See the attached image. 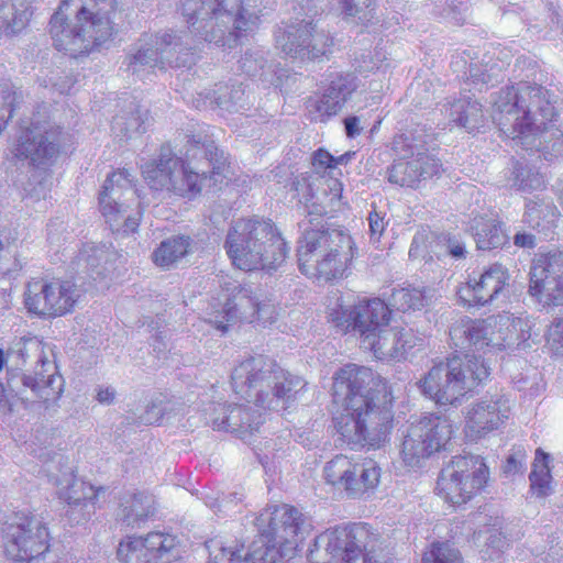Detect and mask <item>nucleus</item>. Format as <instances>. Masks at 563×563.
I'll use <instances>...</instances> for the list:
<instances>
[{
  "mask_svg": "<svg viewBox=\"0 0 563 563\" xmlns=\"http://www.w3.org/2000/svg\"><path fill=\"white\" fill-rule=\"evenodd\" d=\"M23 296L29 313L41 318H56L75 309L82 290L69 279H32L26 284Z\"/></svg>",
  "mask_w": 563,
  "mask_h": 563,
  "instance_id": "16",
  "label": "nucleus"
},
{
  "mask_svg": "<svg viewBox=\"0 0 563 563\" xmlns=\"http://www.w3.org/2000/svg\"><path fill=\"white\" fill-rule=\"evenodd\" d=\"M526 453L521 450H517L511 453L504 465V473L506 475L522 474L526 465Z\"/></svg>",
  "mask_w": 563,
  "mask_h": 563,
  "instance_id": "52",
  "label": "nucleus"
},
{
  "mask_svg": "<svg viewBox=\"0 0 563 563\" xmlns=\"http://www.w3.org/2000/svg\"><path fill=\"white\" fill-rule=\"evenodd\" d=\"M107 252L98 246H87L78 255L79 265L85 266L96 280L98 277H106L107 268L100 267L101 262L106 261Z\"/></svg>",
  "mask_w": 563,
  "mask_h": 563,
  "instance_id": "45",
  "label": "nucleus"
},
{
  "mask_svg": "<svg viewBox=\"0 0 563 563\" xmlns=\"http://www.w3.org/2000/svg\"><path fill=\"white\" fill-rule=\"evenodd\" d=\"M154 497L144 492L126 493L121 498L118 516L129 527H140L155 514Z\"/></svg>",
  "mask_w": 563,
  "mask_h": 563,
  "instance_id": "31",
  "label": "nucleus"
},
{
  "mask_svg": "<svg viewBox=\"0 0 563 563\" xmlns=\"http://www.w3.org/2000/svg\"><path fill=\"white\" fill-rule=\"evenodd\" d=\"M349 158V153L334 157L329 152L319 150L313 154L312 164L317 169L334 168L336 165L347 162Z\"/></svg>",
  "mask_w": 563,
  "mask_h": 563,
  "instance_id": "50",
  "label": "nucleus"
},
{
  "mask_svg": "<svg viewBox=\"0 0 563 563\" xmlns=\"http://www.w3.org/2000/svg\"><path fill=\"white\" fill-rule=\"evenodd\" d=\"M418 338L411 329H405L388 323L375 333L368 332L360 341L363 350L369 351L377 360H400L416 346Z\"/></svg>",
  "mask_w": 563,
  "mask_h": 563,
  "instance_id": "26",
  "label": "nucleus"
},
{
  "mask_svg": "<svg viewBox=\"0 0 563 563\" xmlns=\"http://www.w3.org/2000/svg\"><path fill=\"white\" fill-rule=\"evenodd\" d=\"M244 495L242 493H230L221 497L217 492H203L201 499L216 514L232 515L242 511V501Z\"/></svg>",
  "mask_w": 563,
  "mask_h": 563,
  "instance_id": "41",
  "label": "nucleus"
},
{
  "mask_svg": "<svg viewBox=\"0 0 563 563\" xmlns=\"http://www.w3.org/2000/svg\"><path fill=\"white\" fill-rule=\"evenodd\" d=\"M292 190L298 197V202L302 205V213H308V216H322L325 213V209L313 201L312 187L307 178L302 177L294 181Z\"/></svg>",
  "mask_w": 563,
  "mask_h": 563,
  "instance_id": "44",
  "label": "nucleus"
},
{
  "mask_svg": "<svg viewBox=\"0 0 563 563\" xmlns=\"http://www.w3.org/2000/svg\"><path fill=\"white\" fill-rule=\"evenodd\" d=\"M511 175L510 186L518 190L532 191L544 186V178L538 170L519 162L514 165Z\"/></svg>",
  "mask_w": 563,
  "mask_h": 563,
  "instance_id": "42",
  "label": "nucleus"
},
{
  "mask_svg": "<svg viewBox=\"0 0 563 563\" xmlns=\"http://www.w3.org/2000/svg\"><path fill=\"white\" fill-rule=\"evenodd\" d=\"M115 0H63L49 21L56 49L71 57L90 53L114 34Z\"/></svg>",
  "mask_w": 563,
  "mask_h": 563,
  "instance_id": "5",
  "label": "nucleus"
},
{
  "mask_svg": "<svg viewBox=\"0 0 563 563\" xmlns=\"http://www.w3.org/2000/svg\"><path fill=\"white\" fill-rule=\"evenodd\" d=\"M427 239L423 233H416L410 249H409V257L410 258H419L424 257L427 253Z\"/></svg>",
  "mask_w": 563,
  "mask_h": 563,
  "instance_id": "57",
  "label": "nucleus"
},
{
  "mask_svg": "<svg viewBox=\"0 0 563 563\" xmlns=\"http://www.w3.org/2000/svg\"><path fill=\"white\" fill-rule=\"evenodd\" d=\"M488 479L489 470L484 457L456 455L441 470L435 489L446 503L460 506L481 494Z\"/></svg>",
  "mask_w": 563,
  "mask_h": 563,
  "instance_id": "14",
  "label": "nucleus"
},
{
  "mask_svg": "<svg viewBox=\"0 0 563 563\" xmlns=\"http://www.w3.org/2000/svg\"><path fill=\"white\" fill-rule=\"evenodd\" d=\"M276 48L292 59L313 60L327 55L333 44L330 35L311 21L285 24L275 31Z\"/></svg>",
  "mask_w": 563,
  "mask_h": 563,
  "instance_id": "20",
  "label": "nucleus"
},
{
  "mask_svg": "<svg viewBox=\"0 0 563 563\" xmlns=\"http://www.w3.org/2000/svg\"><path fill=\"white\" fill-rule=\"evenodd\" d=\"M342 12L346 16H356L364 9L371 8L375 0H339Z\"/></svg>",
  "mask_w": 563,
  "mask_h": 563,
  "instance_id": "55",
  "label": "nucleus"
},
{
  "mask_svg": "<svg viewBox=\"0 0 563 563\" xmlns=\"http://www.w3.org/2000/svg\"><path fill=\"white\" fill-rule=\"evenodd\" d=\"M470 77L474 82H482L487 84L490 80V76L486 73H479V69L477 66L471 65L470 68Z\"/></svg>",
  "mask_w": 563,
  "mask_h": 563,
  "instance_id": "64",
  "label": "nucleus"
},
{
  "mask_svg": "<svg viewBox=\"0 0 563 563\" xmlns=\"http://www.w3.org/2000/svg\"><path fill=\"white\" fill-rule=\"evenodd\" d=\"M529 292L540 303L563 305V252L543 254L534 260Z\"/></svg>",
  "mask_w": 563,
  "mask_h": 563,
  "instance_id": "24",
  "label": "nucleus"
},
{
  "mask_svg": "<svg viewBox=\"0 0 563 563\" xmlns=\"http://www.w3.org/2000/svg\"><path fill=\"white\" fill-rule=\"evenodd\" d=\"M330 320L334 327L343 332L356 331V305L353 307L339 305L338 308L332 309L330 312Z\"/></svg>",
  "mask_w": 563,
  "mask_h": 563,
  "instance_id": "49",
  "label": "nucleus"
},
{
  "mask_svg": "<svg viewBox=\"0 0 563 563\" xmlns=\"http://www.w3.org/2000/svg\"><path fill=\"white\" fill-rule=\"evenodd\" d=\"M411 155L409 159H399L388 170V180L399 186L413 187L421 179L431 178L440 174L439 159L427 154L422 147H417L415 153L412 145H407ZM406 158V156L404 157Z\"/></svg>",
  "mask_w": 563,
  "mask_h": 563,
  "instance_id": "28",
  "label": "nucleus"
},
{
  "mask_svg": "<svg viewBox=\"0 0 563 563\" xmlns=\"http://www.w3.org/2000/svg\"><path fill=\"white\" fill-rule=\"evenodd\" d=\"M16 100L18 96L13 86L8 81L0 82V131L12 118Z\"/></svg>",
  "mask_w": 563,
  "mask_h": 563,
  "instance_id": "46",
  "label": "nucleus"
},
{
  "mask_svg": "<svg viewBox=\"0 0 563 563\" xmlns=\"http://www.w3.org/2000/svg\"><path fill=\"white\" fill-rule=\"evenodd\" d=\"M324 478L352 498H367L379 484L380 468L373 460L355 462L340 454L325 464Z\"/></svg>",
  "mask_w": 563,
  "mask_h": 563,
  "instance_id": "19",
  "label": "nucleus"
},
{
  "mask_svg": "<svg viewBox=\"0 0 563 563\" xmlns=\"http://www.w3.org/2000/svg\"><path fill=\"white\" fill-rule=\"evenodd\" d=\"M115 389L110 386H99L97 388L96 399L101 405H111L115 399Z\"/></svg>",
  "mask_w": 563,
  "mask_h": 563,
  "instance_id": "58",
  "label": "nucleus"
},
{
  "mask_svg": "<svg viewBox=\"0 0 563 563\" xmlns=\"http://www.w3.org/2000/svg\"><path fill=\"white\" fill-rule=\"evenodd\" d=\"M223 249L232 265L244 272L276 271L289 251L276 225L271 220L258 218L233 221Z\"/></svg>",
  "mask_w": 563,
  "mask_h": 563,
  "instance_id": "6",
  "label": "nucleus"
},
{
  "mask_svg": "<svg viewBox=\"0 0 563 563\" xmlns=\"http://www.w3.org/2000/svg\"><path fill=\"white\" fill-rule=\"evenodd\" d=\"M369 235L373 242H378L384 233L387 222L376 210L369 212L368 217Z\"/></svg>",
  "mask_w": 563,
  "mask_h": 563,
  "instance_id": "53",
  "label": "nucleus"
},
{
  "mask_svg": "<svg viewBox=\"0 0 563 563\" xmlns=\"http://www.w3.org/2000/svg\"><path fill=\"white\" fill-rule=\"evenodd\" d=\"M390 387L369 367L353 363L333 376V401L340 408L333 417L336 432L349 445L379 448L393 428Z\"/></svg>",
  "mask_w": 563,
  "mask_h": 563,
  "instance_id": "2",
  "label": "nucleus"
},
{
  "mask_svg": "<svg viewBox=\"0 0 563 563\" xmlns=\"http://www.w3.org/2000/svg\"><path fill=\"white\" fill-rule=\"evenodd\" d=\"M464 432L468 440L477 441L498 430L510 415L509 399L504 395L484 397L465 409Z\"/></svg>",
  "mask_w": 563,
  "mask_h": 563,
  "instance_id": "25",
  "label": "nucleus"
},
{
  "mask_svg": "<svg viewBox=\"0 0 563 563\" xmlns=\"http://www.w3.org/2000/svg\"><path fill=\"white\" fill-rule=\"evenodd\" d=\"M24 362L34 360V375L15 373L8 378V390L0 383V416L12 412L11 394L22 401L47 404L58 399L63 393L64 379L57 374V366L49 358L51 349L40 339L30 338L20 347Z\"/></svg>",
  "mask_w": 563,
  "mask_h": 563,
  "instance_id": "9",
  "label": "nucleus"
},
{
  "mask_svg": "<svg viewBox=\"0 0 563 563\" xmlns=\"http://www.w3.org/2000/svg\"><path fill=\"white\" fill-rule=\"evenodd\" d=\"M59 128L51 121L34 118L19 136L13 154L34 166L49 164L59 152Z\"/></svg>",
  "mask_w": 563,
  "mask_h": 563,
  "instance_id": "22",
  "label": "nucleus"
},
{
  "mask_svg": "<svg viewBox=\"0 0 563 563\" xmlns=\"http://www.w3.org/2000/svg\"><path fill=\"white\" fill-rule=\"evenodd\" d=\"M32 16L26 0H0V40L20 34Z\"/></svg>",
  "mask_w": 563,
  "mask_h": 563,
  "instance_id": "33",
  "label": "nucleus"
},
{
  "mask_svg": "<svg viewBox=\"0 0 563 563\" xmlns=\"http://www.w3.org/2000/svg\"><path fill=\"white\" fill-rule=\"evenodd\" d=\"M231 385L234 394L247 405L227 406L222 417L213 419V426L244 437L263 423L262 410H285L305 382L284 371L272 358L257 354L242 360L233 368Z\"/></svg>",
  "mask_w": 563,
  "mask_h": 563,
  "instance_id": "3",
  "label": "nucleus"
},
{
  "mask_svg": "<svg viewBox=\"0 0 563 563\" xmlns=\"http://www.w3.org/2000/svg\"><path fill=\"white\" fill-rule=\"evenodd\" d=\"M192 244V239L189 235L169 236L154 250L153 262L162 268H172L190 253Z\"/></svg>",
  "mask_w": 563,
  "mask_h": 563,
  "instance_id": "37",
  "label": "nucleus"
},
{
  "mask_svg": "<svg viewBox=\"0 0 563 563\" xmlns=\"http://www.w3.org/2000/svg\"><path fill=\"white\" fill-rule=\"evenodd\" d=\"M265 52L258 48L247 49L240 59V68L247 76L260 75L266 65Z\"/></svg>",
  "mask_w": 563,
  "mask_h": 563,
  "instance_id": "48",
  "label": "nucleus"
},
{
  "mask_svg": "<svg viewBox=\"0 0 563 563\" xmlns=\"http://www.w3.org/2000/svg\"><path fill=\"white\" fill-rule=\"evenodd\" d=\"M205 155L211 170L191 167L170 151L162 150L158 159L142 167V174L151 189L192 199L201 192L208 179L212 180L213 185L219 183L227 168L223 152L217 146L208 145Z\"/></svg>",
  "mask_w": 563,
  "mask_h": 563,
  "instance_id": "7",
  "label": "nucleus"
},
{
  "mask_svg": "<svg viewBox=\"0 0 563 563\" xmlns=\"http://www.w3.org/2000/svg\"><path fill=\"white\" fill-rule=\"evenodd\" d=\"M514 243L519 247L532 249L536 245V238L530 233H517L514 238Z\"/></svg>",
  "mask_w": 563,
  "mask_h": 563,
  "instance_id": "61",
  "label": "nucleus"
},
{
  "mask_svg": "<svg viewBox=\"0 0 563 563\" xmlns=\"http://www.w3.org/2000/svg\"><path fill=\"white\" fill-rule=\"evenodd\" d=\"M421 563H462L460 552L448 543H434Z\"/></svg>",
  "mask_w": 563,
  "mask_h": 563,
  "instance_id": "47",
  "label": "nucleus"
},
{
  "mask_svg": "<svg viewBox=\"0 0 563 563\" xmlns=\"http://www.w3.org/2000/svg\"><path fill=\"white\" fill-rule=\"evenodd\" d=\"M550 456L540 449L536 452L533 468L529 475L530 490L538 498H544L552 493V476L549 467Z\"/></svg>",
  "mask_w": 563,
  "mask_h": 563,
  "instance_id": "39",
  "label": "nucleus"
},
{
  "mask_svg": "<svg viewBox=\"0 0 563 563\" xmlns=\"http://www.w3.org/2000/svg\"><path fill=\"white\" fill-rule=\"evenodd\" d=\"M489 374L490 367L482 356L465 353L434 364L417 385L437 405L456 407Z\"/></svg>",
  "mask_w": 563,
  "mask_h": 563,
  "instance_id": "10",
  "label": "nucleus"
},
{
  "mask_svg": "<svg viewBox=\"0 0 563 563\" xmlns=\"http://www.w3.org/2000/svg\"><path fill=\"white\" fill-rule=\"evenodd\" d=\"M345 133L349 137L354 139L361 134L363 128L361 120L356 115L347 117L344 119Z\"/></svg>",
  "mask_w": 563,
  "mask_h": 563,
  "instance_id": "59",
  "label": "nucleus"
},
{
  "mask_svg": "<svg viewBox=\"0 0 563 563\" xmlns=\"http://www.w3.org/2000/svg\"><path fill=\"white\" fill-rule=\"evenodd\" d=\"M66 230L63 220L55 219L47 224V240L51 244H59Z\"/></svg>",
  "mask_w": 563,
  "mask_h": 563,
  "instance_id": "56",
  "label": "nucleus"
},
{
  "mask_svg": "<svg viewBox=\"0 0 563 563\" xmlns=\"http://www.w3.org/2000/svg\"><path fill=\"white\" fill-rule=\"evenodd\" d=\"M441 5L443 7L441 14L444 19L450 20L451 22L455 24H463L466 20L465 12L467 10L466 5L455 1H449L445 0L441 2Z\"/></svg>",
  "mask_w": 563,
  "mask_h": 563,
  "instance_id": "51",
  "label": "nucleus"
},
{
  "mask_svg": "<svg viewBox=\"0 0 563 563\" xmlns=\"http://www.w3.org/2000/svg\"><path fill=\"white\" fill-rule=\"evenodd\" d=\"M1 530L4 553L12 561L31 562L49 550L48 530L34 517L15 516Z\"/></svg>",
  "mask_w": 563,
  "mask_h": 563,
  "instance_id": "17",
  "label": "nucleus"
},
{
  "mask_svg": "<svg viewBox=\"0 0 563 563\" xmlns=\"http://www.w3.org/2000/svg\"><path fill=\"white\" fill-rule=\"evenodd\" d=\"M180 10L188 30L168 29L141 40L128 57V70L188 66L194 62V37L232 48L261 24V0H183Z\"/></svg>",
  "mask_w": 563,
  "mask_h": 563,
  "instance_id": "1",
  "label": "nucleus"
},
{
  "mask_svg": "<svg viewBox=\"0 0 563 563\" xmlns=\"http://www.w3.org/2000/svg\"><path fill=\"white\" fill-rule=\"evenodd\" d=\"M256 526L261 536L244 555L236 540L216 536L206 541L208 563H288L312 530L311 520L286 504L265 508Z\"/></svg>",
  "mask_w": 563,
  "mask_h": 563,
  "instance_id": "4",
  "label": "nucleus"
},
{
  "mask_svg": "<svg viewBox=\"0 0 563 563\" xmlns=\"http://www.w3.org/2000/svg\"><path fill=\"white\" fill-rule=\"evenodd\" d=\"M233 296L228 298L221 311L210 313L209 321L222 333L227 332L230 322L239 318L249 319L264 327L274 323L278 317V309L271 300L260 301L253 296L250 288L240 285L233 286Z\"/></svg>",
  "mask_w": 563,
  "mask_h": 563,
  "instance_id": "21",
  "label": "nucleus"
},
{
  "mask_svg": "<svg viewBox=\"0 0 563 563\" xmlns=\"http://www.w3.org/2000/svg\"><path fill=\"white\" fill-rule=\"evenodd\" d=\"M470 229L479 250L497 249L508 240L500 222L493 214L474 217L470 222Z\"/></svg>",
  "mask_w": 563,
  "mask_h": 563,
  "instance_id": "36",
  "label": "nucleus"
},
{
  "mask_svg": "<svg viewBox=\"0 0 563 563\" xmlns=\"http://www.w3.org/2000/svg\"><path fill=\"white\" fill-rule=\"evenodd\" d=\"M74 84H75L74 78L71 76H66L65 79L54 82V87L60 93H69Z\"/></svg>",
  "mask_w": 563,
  "mask_h": 563,
  "instance_id": "63",
  "label": "nucleus"
},
{
  "mask_svg": "<svg viewBox=\"0 0 563 563\" xmlns=\"http://www.w3.org/2000/svg\"><path fill=\"white\" fill-rule=\"evenodd\" d=\"M199 107L220 109L228 112H236V102L230 100L229 86L220 85L217 90L208 91L206 93L200 92L199 99L197 100Z\"/></svg>",
  "mask_w": 563,
  "mask_h": 563,
  "instance_id": "43",
  "label": "nucleus"
},
{
  "mask_svg": "<svg viewBox=\"0 0 563 563\" xmlns=\"http://www.w3.org/2000/svg\"><path fill=\"white\" fill-rule=\"evenodd\" d=\"M378 537L364 523L328 529L314 538L310 563H383Z\"/></svg>",
  "mask_w": 563,
  "mask_h": 563,
  "instance_id": "12",
  "label": "nucleus"
},
{
  "mask_svg": "<svg viewBox=\"0 0 563 563\" xmlns=\"http://www.w3.org/2000/svg\"><path fill=\"white\" fill-rule=\"evenodd\" d=\"M175 536L153 531L145 537H126L118 547L121 563H169L176 555Z\"/></svg>",
  "mask_w": 563,
  "mask_h": 563,
  "instance_id": "23",
  "label": "nucleus"
},
{
  "mask_svg": "<svg viewBox=\"0 0 563 563\" xmlns=\"http://www.w3.org/2000/svg\"><path fill=\"white\" fill-rule=\"evenodd\" d=\"M150 123L147 109L142 108L135 101L121 110L112 121L111 130L117 137L131 139L134 134L144 132Z\"/></svg>",
  "mask_w": 563,
  "mask_h": 563,
  "instance_id": "35",
  "label": "nucleus"
},
{
  "mask_svg": "<svg viewBox=\"0 0 563 563\" xmlns=\"http://www.w3.org/2000/svg\"><path fill=\"white\" fill-rule=\"evenodd\" d=\"M443 108L451 122L468 132L479 129L484 123L482 104L470 96H463L451 103L444 104Z\"/></svg>",
  "mask_w": 563,
  "mask_h": 563,
  "instance_id": "34",
  "label": "nucleus"
},
{
  "mask_svg": "<svg viewBox=\"0 0 563 563\" xmlns=\"http://www.w3.org/2000/svg\"><path fill=\"white\" fill-rule=\"evenodd\" d=\"M521 319L503 313L484 320L464 318L455 322L450 330L452 343L462 350L501 351L530 338Z\"/></svg>",
  "mask_w": 563,
  "mask_h": 563,
  "instance_id": "13",
  "label": "nucleus"
},
{
  "mask_svg": "<svg viewBox=\"0 0 563 563\" xmlns=\"http://www.w3.org/2000/svg\"><path fill=\"white\" fill-rule=\"evenodd\" d=\"M161 419H162V410H161V408H158L155 405H153L151 408L146 409V412H145V416H144V420L147 423H156V422H159Z\"/></svg>",
  "mask_w": 563,
  "mask_h": 563,
  "instance_id": "62",
  "label": "nucleus"
},
{
  "mask_svg": "<svg viewBox=\"0 0 563 563\" xmlns=\"http://www.w3.org/2000/svg\"><path fill=\"white\" fill-rule=\"evenodd\" d=\"M448 252L452 257L463 258L465 256V245L456 239H448Z\"/></svg>",
  "mask_w": 563,
  "mask_h": 563,
  "instance_id": "60",
  "label": "nucleus"
},
{
  "mask_svg": "<svg viewBox=\"0 0 563 563\" xmlns=\"http://www.w3.org/2000/svg\"><path fill=\"white\" fill-rule=\"evenodd\" d=\"M297 255L302 274L319 280L343 278L354 257L352 238L339 230H307Z\"/></svg>",
  "mask_w": 563,
  "mask_h": 563,
  "instance_id": "11",
  "label": "nucleus"
},
{
  "mask_svg": "<svg viewBox=\"0 0 563 563\" xmlns=\"http://www.w3.org/2000/svg\"><path fill=\"white\" fill-rule=\"evenodd\" d=\"M493 119L501 126L511 125L514 137L523 140L548 130L555 117L548 91L529 82L501 89L493 100Z\"/></svg>",
  "mask_w": 563,
  "mask_h": 563,
  "instance_id": "8",
  "label": "nucleus"
},
{
  "mask_svg": "<svg viewBox=\"0 0 563 563\" xmlns=\"http://www.w3.org/2000/svg\"><path fill=\"white\" fill-rule=\"evenodd\" d=\"M452 434V423L440 416H424L411 423L400 445V459L404 465L410 470L421 468L434 453L445 449Z\"/></svg>",
  "mask_w": 563,
  "mask_h": 563,
  "instance_id": "15",
  "label": "nucleus"
},
{
  "mask_svg": "<svg viewBox=\"0 0 563 563\" xmlns=\"http://www.w3.org/2000/svg\"><path fill=\"white\" fill-rule=\"evenodd\" d=\"M509 275L500 264L486 268L478 277L466 283L459 290V297L468 306H484L501 294Z\"/></svg>",
  "mask_w": 563,
  "mask_h": 563,
  "instance_id": "29",
  "label": "nucleus"
},
{
  "mask_svg": "<svg viewBox=\"0 0 563 563\" xmlns=\"http://www.w3.org/2000/svg\"><path fill=\"white\" fill-rule=\"evenodd\" d=\"M129 195L137 196L133 185V176L126 169L113 172L106 179L99 195V206L102 216L113 232L133 233L140 224V211L132 212L121 198Z\"/></svg>",
  "mask_w": 563,
  "mask_h": 563,
  "instance_id": "18",
  "label": "nucleus"
},
{
  "mask_svg": "<svg viewBox=\"0 0 563 563\" xmlns=\"http://www.w3.org/2000/svg\"><path fill=\"white\" fill-rule=\"evenodd\" d=\"M358 86V78L352 73L330 75L322 96L310 104L311 120L325 122L330 118L335 117L351 99Z\"/></svg>",
  "mask_w": 563,
  "mask_h": 563,
  "instance_id": "27",
  "label": "nucleus"
},
{
  "mask_svg": "<svg viewBox=\"0 0 563 563\" xmlns=\"http://www.w3.org/2000/svg\"><path fill=\"white\" fill-rule=\"evenodd\" d=\"M560 212L552 200L534 197L526 203L525 222L537 230L548 231L554 227Z\"/></svg>",
  "mask_w": 563,
  "mask_h": 563,
  "instance_id": "38",
  "label": "nucleus"
},
{
  "mask_svg": "<svg viewBox=\"0 0 563 563\" xmlns=\"http://www.w3.org/2000/svg\"><path fill=\"white\" fill-rule=\"evenodd\" d=\"M49 479L59 487V498L68 505H82L85 507L91 505L93 507L99 499V495L104 493L103 487H96L78 479L71 472L63 474L62 478L51 474Z\"/></svg>",
  "mask_w": 563,
  "mask_h": 563,
  "instance_id": "30",
  "label": "nucleus"
},
{
  "mask_svg": "<svg viewBox=\"0 0 563 563\" xmlns=\"http://www.w3.org/2000/svg\"><path fill=\"white\" fill-rule=\"evenodd\" d=\"M390 320L389 307L379 298L360 301L356 305V331L360 341L371 332L375 333Z\"/></svg>",
  "mask_w": 563,
  "mask_h": 563,
  "instance_id": "32",
  "label": "nucleus"
},
{
  "mask_svg": "<svg viewBox=\"0 0 563 563\" xmlns=\"http://www.w3.org/2000/svg\"><path fill=\"white\" fill-rule=\"evenodd\" d=\"M548 343L556 352H563V318L555 320L549 327Z\"/></svg>",
  "mask_w": 563,
  "mask_h": 563,
  "instance_id": "54",
  "label": "nucleus"
},
{
  "mask_svg": "<svg viewBox=\"0 0 563 563\" xmlns=\"http://www.w3.org/2000/svg\"><path fill=\"white\" fill-rule=\"evenodd\" d=\"M431 298V289L424 287H402L395 289L390 297V305L397 310H419L423 308Z\"/></svg>",
  "mask_w": 563,
  "mask_h": 563,
  "instance_id": "40",
  "label": "nucleus"
}]
</instances>
